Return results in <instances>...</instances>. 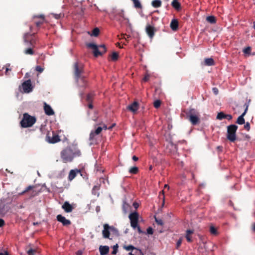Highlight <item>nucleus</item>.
Here are the masks:
<instances>
[{
	"instance_id": "nucleus-1",
	"label": "nucleus",
	"mask_w": 255,
	"mask_h": 255,
	"mask_svg": "<svg viewBox=\"0 0 255 255\" xmlns=\"http://www.w3.org/2000/svg\"><path fill=\"white\" fill-rule=\"evenodd\" d=\"M23 39L24 45L27 47L23 50V53L25 55H34L33 48L35 46L37 40L35 33H25L23 36Z\"/></svg>"
},
{
	"instance_id": "nucleus-2",
	"label": "nucleus",
	"mask_w": 255,
	"mask_h": 255,
	"mask_svg": "<svg viewBox=\"0 0 255 255\" xmlns=\"http://www.w3.org/2000/svg\"><path fill=\"white\" fill-rule=\"evenodd\" d=\"M81 155L80 150L76 148L68 147L61 151L60 156L64 163L71 162L73 158Z\"/></svg>"
},
{
	"instance_id": "nucleus-3",
	"label": "nucleus",
	"mask_w": 255,
	"mask_h": 255,
	"mask_svg": "<svg viewBox=\"0 0 255 255\" xmlns=\"http://www.w3.org/2000/svg\"><path fill=\"white\" fill-rule=\"evenodd\" d=\"M130 226L133 229H137L139 234L145 233L143 232L138 225L139 214L136 212L130 213L128 216Z\"/></svg>"
},
{
	"instance_id": "nucleus-4",
	"label": "nucleus",
	"mask_w": 255,
	"mask_h": 255,
	"mask_svg": "<svg viewBox=\"0 0 255 255\" xmlns=\"http://www.w3.org/2000/svg\"><path fill=\"white\" fill-rule=\"evenodd\" d=\"M86 45L87 47L91 48L93 50V53L95 57L102 55L107 51L106 46L104 44L98 46L95 43H87Z\"/></svg>"
},
{
	"instance_id": "nucleus-5",
	"label": "nucleus",
	"mask_w": 255,
	"mask_h": 255,
	"mask_svg": "<svg viewBox=\"0 0 255 255\" xmlns=\"http://www.w3.org/2000/svg\"><path fill=\"white\" fill-rule=\"evenodd\" d=\"M36 118L34 117L30 116L27 113L23 115V118L20 122V125L22 128H28L32 127L36 122Z\"/></svg>"
},
{
	"instance_id": "nucleus-6",
	"label": "nucleus",
	"mask_w": 255,
	"mask_h": 255,
	"mask_svg": "<svg viewBox=\"0 0 255 255\" xmlns=\"http://www.w3.org/2000/svg\"><path fill=\"white\" fill-rule=\"evenodd\" d=\"M238 128V127L236 125H231L227 127V138L230 142H234L236 140Z\"/></svg>"
},
{
	"instance_id": "nucleus-7",
	"label": "nucleus",
	"mask_w": 255,
	"mask_h": 255,
	"mask_svg": "<svg viewBox=\"0 0 255 255\" xmlns=\"http://www.w3.org/2000/svg\"><path fill=\"white\" fill-rule=\"evenodd\" d=\"M74 79L80 78L84 75V65L81 63L76 62L73 65Z\"/></svg>"
},
{
	"instance_id": "nucleus-8",
	"label": "nucleus",
	"mask_w": 255,
	"mask_h": 255,
	"mask_svg": "<svg viewBox=\"0 0 255 255\" xmlns=\"http://www.w3.org/2000/svg\"><path fill=\"white\" fill-rule=\"evenodd\" d=\"M46 141L50 143H55L60 141L59 136L53 131H48L46 136Z\"/></svg>"
},
{
	"instance_id": "nucleus-9",
	"label": "nucleus",
	"mask_w": 255,
	"mask_h": 255,
	"mask_svg": "<svg viewBox=\"0 0 255 255\" xmlns=\"http://www.w3.org/2000/svg\"><path fill=\"white\" fill-rule=\"evenodd\" d=\"M104 229L102 231L103 236L104 238H109L110 232L115 230V228L113 226H110L108 224H105L103 226Z\"/></svg>"
},
{
	"instance_id": "nucleus-10",
	"label": "nucleus",
	"mask_w": 255,
	"mask_h": 255,
	"mask_svg": "<svg viewBox=\"0 0 255 255\" xmlns=\"http://www.w3.org/2000/svg\"><path fill=\"white\" fill-rule=\"evenodd\" d=\"M250 102H251V100H249V102L248 103H246L245 104L244 107H246L245 111L240 116H239L237 120L236 121L237 124H238L239 125H243V124H245V121L244 118V117L246 115V114L247 112V111L248 110V107L249 106V103Z\"/></svg>"
},
{
	"instance_id": "nucleus-11",
	"label": "nucleus",
	"mask_w": 255,
	"mask_h": 255,
	"mask_svg": "<svg viewBox=\"0 0 255 255\" xmlns=\"http://www.w3.org/2000/svg\"><path fill=\"white\" fill-rule=\"evenodd\" d=\"M21 87L23 89V92L25 93H28L32 91V86L31 82L30 79L24 81L22 84Z\"/></svg>"
},
{
	"instance_id": "nucleus-12",
	"label": "nucleus",
	"mask_w": 255,
	"mask_h": 255,
	"mask_svg": "<svg viewBox=\"0 0 255 255\" xmlns=\"http://www.w3.org/2000/svg\"><path fill=\"white\" fill-rule=\"evenodd\" d=\"M97 125H98L96 124L94 126V127L96 128V129L95 130H92L90 133V140H94L95 139V136L100 134L102 131V128H101L100 126L96 128Z\"/></svg>"
},
{
	"instance_id": "nucleus-13",
	"label": "nucleus",
	"mask_w": 255,
	"mask_h": 255,
	"mask_svg": "<svg viewBox=\"0 0 255 255\" xmlns=\"http://www.w3.org/2000/svg\"><path fill=\"white\" fill-rule=\"evenodd\" d=\"M145 31L150 39H152L156 31V28L150 24H147L145 27Z\"/></svg>"
},
{
	"instance_id": "nucleus-14",
	"label": "nucleus",
	"mask_w": 255,
	"mask_h": 255,
	"mask_svg": "<svg viewBox=\"0 0 255 255\" xmlns=\"http://www.w3.org/2000/svg\"><path fill=\"white\" fill-rule=\"evenodd\" d=\"M115 18L117 20L119 21H121L122 19L124 20H126L128 21H129V19L125 17L124 11L123 10H120L117 11L115 13Z\"/></svg>"
},
{
	"instance_id": "nucleus-15",
	"label": "nucleus",
	"mask_w": 255,
	"mask_h": 255,
	"mask_svg": "<svg viewBox=\"0 0 255 255\" xmlns=\"http://www.w3.org/2000/svg\"><path fill=\"white\" fill-rule=\"evenodd\" d=\"M57 220L61 223L64 226H69L71 224L69 220L66 219V218L61 215H58L56 217Z\"/></svg>"
},
{
	"instance_id": "nucleus-16",
	"label": "nucleus",
	"mask_w": 255,
	"mask_h": 255,
	"mask_svg": "<svg viewBox=\"0 0 255 255\" xmlns=\"http://www.w3.org/2000/svg\"><path fill=\"white\" fill-rule=\"evenodd\" d=\"M75 80L79 87H85L87 85V80L84 75L81 76L80 78H75Z\"/></svg>"
},
{
	"instance_id": "nucleus-17",
	"label": "nucleus",
	"mask_w": 255,
	"mask_h": 255,
	"mask_svg": "<svg viewBox=\"0 0 255 255\" xmlns=\"http://www.w3.org/2000/svg\"><path fill=\"white\" fill-rule=\"evenodd\" d=\"M43 108L46 115L48 116H52L54 114V112L52 108L45 102L44 103Z\"/></svg>"
},
{
	"instance_id": "nucleus-18",
	"label": "nucleus",
	"mask_w": 255,
	"mask_h": 255,
	"mask_svg": "<svg viewBox=\"0 0 255 255\" xmlns=\"http://www.w3.org/2000/svg\"><path fill=\"white\" fill-rule=\"evenodd\" d=\"M217 119L219 120L226 119L230 121L233 119V117L231 115L225 114L223 112H221L218 114Z\"/></svg>"
},
{
	"instance_id": "nucleus-19",
	"label": "nucleus",
	"mask_w": 255,
	"mask_h": 255,
	"mask_svg": "<svg viewBox=\"0 0 255 255\" xmlns=\"http://www.w3.org/2000/svg\"><path fill=\"white\" fill-rule=\"evenodd\" d=\"M62 208L66 213H70L73 209L72 206L67 201H66L64 203L62 206Z\"/></svg>"
},
{
	"instance_id": "nucleus-20",
	"label": "nucleus",
	"mask_w": 255,
	"mask_h": 255,
	"mask_svg": "<svg viewBox=\"0 0 255 255\" xmlns=\"http://www.w3.org/2000/svg\"><path fill=\"white\" fill-rule=\"evenodd\" d=\"M33 18H39L40 20L39 21H35V23L36 26L37 27H39L44 22V15L43 14H39V15H35L33 16Z\"/></svg>"
},
{
	"instance_id": "nucleus-21",
	"label": "nucleus",
	"mask_w": 255,
	"mask_h": 255,
	"mask_svg": "<svg viewBox=\"0 0 255 255\" xmlns=\"http://www.w3.org/2000/svg\"><path fill=\"white\" fill-rule=\"evenodd\" d=\"M199 114L198 113L195 116H191L189 120L193 125H196L200 122Z\"/></svg>"
},
{
	"instance_id": "nucleus-22",
	"label": "nucleus",
	"mask_w": 255,
	"mask_h": 255,
	"mask_svg": "<svg viewBox=\"0 0 255 255\" xmlns=\"http://www.w3.org/2000/svg\"><path fill=\"white\" fill-rule=\"evenodd\" d=\"M26 252L28 255H35V254L38 252V251L36 248L34 249L32 248L31 247V244H29L26 248Z\"/></svg>"
},
{
	"instance_id": "nucleus-23",
	"label": "nucleus",
	"mask_w": 255,
	"mask_h": 255,
	"mask_svg": "<svg viewBox=\"0 0 255 255\" xmlns=\"http://www.w3.org/2000/svg\"><path fill=\"white\" fill-rule=\"evenodd\" d=\"M99 252L100 255H107L109 252V247L107 246H100Z\"/></svg>"
},
{
	"instance_id": "nucleus-24",
	"label": "nucleus",
	"mask_w": 255,
	"mask_h": 255,
	"mask_svg": "<svg viewBox=\"0 0 255 255\" xmlns=\"http://www.w3.org/2000/svg\"><path fill=\"white\" fill-rule=\"evenodd\" d=\"M128 108L129 111L134 113L138 109V103L137 102H134L132 104L129 105Z\"/></svg>"
},
{
	"instance_id": "nucleus-25",
	"label": "nucleus",
	"mask_w": 255,
	"mask_h": 255,
	"mask_svg": "<svg viewBox=\"0 0 255 255\" xmlns=\"http://www.w3.org/2000/svg\"><path fill=\"white\" fill-rule=\"evenodd\" d=\"M178 20L176 19H173L171 20L170 26L173 31H176L178 28Z\"/></svg>"
},
{
	"instance_id": "nucleus-26",
	"label": "nucleus",
	"mask_w": 255,
	"mask_h": 255,
	"mask_svg": "<svg viewBox=\"0 0 255 255\" xmlns=\"http://www.w3.org/2000/svg\"><path fill=\"white\" fill-rule=\"evenodd\" d=\"M199 113L195 109L190 108L186 112V116L189 119L191 116H195L197 114Z\"/></svg>"
},
{
	"instance_id": "nucleus-27",
	"label": "nucleus",
	"mask_w": 255,
	"mask_h": 255,
	"mask_svg": "<svg viewBox=\"0 0 255 255\" xmlns=\"http://www.w3.org/2000/svg\"><path fill=\"white\" fill-rule=\"evenodd\" d=\"M77 170L78 169H72L70 171L68 175V180L69 181H72L76 177L78 173V172L77 171Z\"/></svg>"
},
{
	"instance_id": "nucleus-28",
	"label": "nucleus",
	"mask_w": 255,
	"mask_h": 255,
	"mask_svg": "<svg viewBox=\"0 0 255 255\" xmlns=\"http://www.w3.org/2000/svg\"><path fill=\"white\" fill-rule=\"evenodd\" d=\"M194 233V231L193 230H187L186 232V236H185V238L187 241L189 243H191L192 242V238H191V235L192 234H193Z\"/></svg>"
},
{
	"instance_id": "nucleus-29",
	"label": "nucleus",
	"mask_w": 255,
	"mask_h": 255,
	"mask_svg": "<svg viewBox=\"0 0 255 255\" xmlns=\"http://www.w3.org/2000/svg\"><path fill=\"white\" fill-rule=\"evenodd\" d=\"M171 5L177 10L180 11L181 9V4L177 1L173 0Z\"/></svg>"
},
{
	"instance_id": "nucleus-30",
	"label": "nucleus",
	"mask_w": 255,
	"mask_h": 255,
	"mask_svg": "<svg viewBox=\"0 0 255 255\" xmlns=\"http://www.w3.org/2000/svg\"><path fill=\"white\" fill-rule=\"evenodd\" d=\"M205 65L206 66H213L215 65V62L213 58H206L204 60Z\"/></svg>"
},
{
	"instance_id": "nucleus-31",
	"label": "nucleus",
	"mask_w": 255,
	"mask_h": 255,
	"mask_svg": "<svg viewBox=\"0 0 255 255\" xmlns=\"http://www.w3.org/2000/svg\"><path fill=\"white\" fill-rule=\"evenodd\" d=\"M124 248L128 251H130V250H136V252H135V254H138V253H139V254H141V251L140 250H137L135 248H134L133 246L132 245H129V246H125L124 247Z\"/></svg>"
},
{
	"instance_id": "nucleus-32",
	"label": "nucleus",
	"mask_w": 255,
	"mask_h": 255,
	"mask_svg": "<svg viewBox=\"0 0 255 255\" xmlns=\"http://www.w3.org/2000/svg\"><path fill=\"white\" fill-rule=\"evenodd\" d=\"M152 6L155 8H158L161 6L160 0H153L151 2Z\"/></svg>"
},
{
	"instance_id": "nucleus-33",
	"label": "nucleus",
	"mask_w": 255,
	"mask_h": 255,
	"mask_svg": "<svg viewBox=\"0 0 255 255\" xmlns=\"http://www.w3.org/2000/svg\"><path fill=\"white\" fill-rule=\"evenodd\" d=\"M206 20L211 24H214L216 22V18L213 15L207 16L206 17Z\"/></svg>"
},
{
	"instance_id": "nucleus-34",
	"label": "nucleus",
	"mask_w": 255,
	"mask_h": 255,
	"mask_svg": "<svg viewBox=\"0 0 255 255\" xmlns=\"http://www.w3.org/2000/svg\"><path fill=\"white\" fill-rule=\"evenodd\" d=\"M119 54L116 52H113L111 55V60L114 61H116L118 59Z\"/></svg>"
},
{
	"instance_id": "nucleus-35",
	"label": "nucleus",
	"mask_w": 255,
	"mask_h": 255,
	"mask_svg": "<svg viewBox=\"0 0 255 255\" xmlns=\"http://www.w3.org/2000/svg\"><path fill=\"white\" fill-rule=\"evenodd\" d=\"M138 172V168L136 166L132 167L129 169V172L131 174H136Z\"/></svg>"
},
{
	"instance_id": "nucleus-36",
	"label": "nucleus",
	"mask_w": 255,
	"mask_h": 255,
	"mask_svg": "<svg viewBox=\"0 0 255 255\" xmlns=\"http://www.w3.org/2000/svg\"><path fill=\"white\" fill-rule=\"evenodd\" d=\"M94 97V94L90 93L87 95L86 101L87 102H92L93 99Z\"/></svg>"
},
{
	"instance_id": "nucleus-37",
	"label": "nucleus",
	"mask_w": 255,
	"mask_h": 255,
	"mask_svg": "<svg viewBox=\"0 0 255 255\" xmlns=\"http://www.w3.org/2000/svg\"><path fill=\"white\" fill-rule=\"evenodd\" d=\"M134 4V6L136 8H141L142 5L138 0H131Z\"/></svg>"
},
{
	"instance_id": "nucleus-38",
	"label": "nucleus",
	"mask_w": 255,
	"mask_h": 255,
	"mask_svg": "<svg viewBox=\"0 0 255 255\" xmlns=\"http://www.w3.org/2000/svg\"><path fill=\"white\" fill-rule=\"evenodd\" d=\"M210 232L211 234L214 235H217L218 234L217 229L212 225L210 227Z\"/></svg>"
},
{
	"instance_id": "nucleus-39",
	"label": "nucleus",
	"mask_w": 255,
	"mask_h": 255,
	"mask_svg": "<svg viewBox=\"0 0 255 255\" xmlns=\"http://www.w3.org/2000/svg\"><path fill=\"white\" fill-rule=\"evenodd\" d=\"M78 173H80V175L83 177V178H87L86 173L83 169H78Z\"/></svg>"
},
{
	"instance_id": "nucleus-40",
	"label": "nucleus",
	"mask_w": 255,
	"mask_h": 255,
	"mask_svg": "<svg viewBox=\"0 0 255 255\" xmlns=\"http://www.w3.org/2000/svg\"><path fill=\"white\" fill-rule=\"evenodd\" d=\"M100 32L99 29L97 27L95 28L92 31V35L95 36H97Z\"/></svg>"
},
{
	"instance_id": "nucleus-41",
	"label": "nucleus",
	"mask_w": 255,
	"mask_h": 255,
	"mask_svg": "<svg viewBox=\"0 0 255 255\" xmlns=\"http://www.w3.org/2000/svg\"><path fill=\"white\" fill-rule=\"evenodd\" d=\"M251 47L248 46L244 49L243 52L245 54L249 55L251 52Z\"/></svg>"
},
{
	"instance_id": "nucleus-42",
	"label": "nucleus",
	"mask_w": 255,
	"mask_h": 255,
	"mask_svg": "<svg viewBox=\"0 0 255 255\" xmlns=\"http://www.w3.org/2000/svg\"><path fill=\"white\" fill-rule=\"evenodd\" d=\"M160 105L161 101L160 100H156L153 103L154 107L156 109L158 108L160 106Z\"/></svg>"
},
{
	"instance_id": "nucleus-43",
	"label": "nucleus",
	"mask_w": 255,
	"mask_h": 255,
	"mask_svg": "<svg viewBox=\"0 0 255 255\" xmlns=\"http://www.w3.org/2000/svg\"><path fill=\"white\" fill-rule=\"evenodd\" d=\"M54 17L57 19H60L62 17L64 16V14L59 13V14H53Z\"/></svg>"
},
{
	"instance_id": "nucleus-44",
	"label": "nucleus",
	"mask_w": 255,
	"mask_h": 255,
	"mask_svg": "<svg viewBox=\"0 0 255 255\" xmlns=\"http://www.w3.org/2000/svg\"><path fill=\"white\" fill-rule=\"evenodd\" d=\"M99 125H100L101 128H102V130L105 129L106 130L108 129V128L107 127V125L105 124H104L103 122L100 123L98 124Z\"/></svg>"
},
{
	"instance_id": "nucleus-45",
	"label": "nucleus",
	"mask_w": 255,
	"mask_h": 255,
	"mask_svg": "<svg viewBox=\"0 0 255 255\" xmlns=\"http://www.w3.org/2000/svg\"><path fill=\"white\" fill-rule=\"evenodd\" d=\"M33 188V186H31V185L28 186V187L25 189V190H24L23 191H22V192L20 193V194H21V195L23 194L24 193H26V192H27V191H28L30 190L31 189H32Z\"/></svg>"
},
{
	"instance_id": "nucleus-46",
	"label": "nucleus",
	"mask_w": 255,
	"mask_h": 255,
	"mask_svg": "<svg viewBox=\"0 0 255 255\" xmlns=\"http://www.w3.org/2000/svg\"><path fill=\"white\" fill-rule=\"evenodd\" d=\"M118 248V246L117 244L113 247V251L112 252V255H116L117 253Z\"/></svg>"
},
{
	"instance_id": "nucleus-47",
	"label": "nucleus",
	"mask_w": 255,
	"mask_h": 255,
	"mask_svg": "<svg viewBox=\"0 0 255 255\" xmlns=\"http://www.w3.org/2000/svg\"><path fill=\"white\" fill-rule=\"evenodd\" d=\"M244 128L247 130L249 131L250 129V124L249 122H247L246 123L244 124Z\"/></svg>"
},
{
	"instance_id": "nucleus-48",
	"label": "nucleus",
	"mask_w": 255,
	"mask_h": 255,
	"mask_svg": "<svg viewBox=\"0 0 255 255\" xmlns=\"http://www.w3.org/2000/svg\"><path fill=\"white\" fill-rule=\"evenodd\" d=\"M155 222L159 225L162 226L163 225V221L160 219H157L155 218Z\"/></svg>"
},
{
	"instance_id": "nucleus-49",
	"label": "nucleus",
	"mask_w": 255,
	"mask_h": 255,
	"mask_svg": "<svg viewBox=\"0 0 255 255\" xmlns=\"http://www.w3.org/2000/svg\"><path fill=\"white\" fill-rule=\"evenodd\" d=\"M147 234L148 235H152L153 234V229L149 227L147 229Z\"/></svg>"
},
{
	"instance_id": "nucleus-50",
	"label": "nucleus",
	"mask_w": 255,
	"mask_h": 255,
	"mask_svg": "<svg viewBox=\"0 0 255 255\" xmlns=\"http://www.w3.org/2000/svg\"><path fill=\"white\" fill-rule=\"evenodd\" d=\"M9 67H10L9 64H7L6 66L5 71V74L6 75H9L8 71H11V69L9 68Z\"/></svg>"
},
{
	"instance_id": "nucleus-51",
	"label": "nucleus",
	"mask_w": 255,
	"mask_h": 255,
	"mask_svg": "<svg viewBox=\"0 0 255 255\" xmlns=\"http://www.w3.org/2000/svg\"><path fill=\"white\" fill-rule=\"evenodd\" d=\"M35 70L39 73H42L44 69L40 66H37L35 68Z\"/></svg>"
},
{
	"instance_id": "nucleus-52",
	"label": "nucleus",
	"mask_w": 255,
	"mask_h": 255,
	"mask_svg": "<svg viewBox=\"0 0 255 255\" xmlns=\"http://www.w3.org/2000/svg\"><path fill=\"white\" fill-rule=\"evenodd\" d=\"M213 92L214 94L216 95H218L219 93V90L216 87H214L212 89Z\"/></svg>"
},
{
	"instance_id": "nucleus-53",
	"label": "nucleus",
	"mask_w": 255,
	"mask_h": 255,
	"mask_svg": "<svg viewBox=\"0 0 255 255\" xmlns=\"http://www.w3.org/2000/svg\"><path fill=\"white\" fill-rule=\"evenodd\" d=\"M182 243V239H180L176 243V248L178 249Z\"/></svg>"
},
{
	"instance_id": "nucleus-54",
	"label": "nucleus",
	"mask_w": 255,
	"mask_h": 255,
	"mask_svg": "<svg viewBox=\"0 0 255 255\" xmlns=\"http://www.w3.org/2000/svg\"><path fill=\"white\" fill-rule=\"evenodd\" d=\"M149 75L147 74L143 78V80L144 81V82H147L148 81L149 79Z\"/></svg>"
},
{
	"instance_id": "nucleus-55",
	"label": "nucleus",
	"mask_w": 255,
	"mask_h": 255,
	"mask_svg": "<svg viewBox=\"0 0 255 255\" xmlns=\"http://www.w3.org/2000/svg\"><path fill=\"white\" fill-rule=\"evenodd\" d=\"M0 255H9L7 252L3 251L0 252Z\"/></svg>"
},
{
	"instance_id": "nucleus-56",
	"label": "nucleus",
	"mask_w": 255,
	"mask_h": 255,
	"mask_svg": "<svg viewBox=\"0 0 255 255\" xmlns=\"http://www.w3.org/2000/svg\"><path fill=\"white\" fill-rule=\"evenodd\" d=\"M4 225V221L3 219H0V228Z\"/></svg>"
},
{
	"instance_id": "nucleus-57",
	"label": "nucleus",
	"mask_w": 255,
	"mask_h": 255,
	"mask_svg": "<svg viewBox=\"0 0 255 255\" xmlns=\"http://www.w3.org/2000/svg\"><path fill=\"white\" fill-rule=\"evenodd\" d=\"M88 107L89 108L92 109L93 108V105L92 104V102H88Z\"/></svg>"
},
{
	"instance_id": "nucleus-58",
	"label": "nucleus",
	"mask_w": 255,
	"mask_h": 255,
	"mask_svg": "<svg viewBox=\"0 0 255 255\" xmlns=\"http://www.w3.org/2000/svg\"><path fill=\"white\" fill-rule=\"evenodd\" d=\"M252 230L253 232L255 233V223H253L252 226Z\"/></svg>"
},
{
	"instance_id": "nucleus-59",
	"label": "nucleus",
	"mask_w": 255,
	"mask_h": 255,
	"mask_svg": "<svg viewBox=\"0 0 255 255\" xmlns=\"http://www.w3.org/2000/svg\"><path fill=\"white\" fill-rule=\"evenodd\" d=\"M132 159L134 161H136L138 160V158L137 157H136V156L134 155V156H132Z\"/></svg>"
},
{
	"instance_id": "nucleus-60",
	"label": "nucleus",
	"mask_w": 255,
	"mask_h": 255,
	"mask_svg": "<svg viewBox=\"0 0 255 255\" xmlns=\"http://www.w3.org/2000/svg\"><path fill=\"white\" fill-rule=\"evenodd\" d=\"M82 254H83L82 251H80V250H79V251H78L76 252V255H82Z\"/></svg>"
},
{
	"instance_id": "nucleus-61",
	"label": "nucleus",
	"mask_w": 255,
	"mask_h": 255,
	"mask_svg": "<svg viewBox=\"0 0 255 255\" xmlns=\"http://www.w3.org/2000/svg\"><path fill=\"white\" fill-rule=\"evenodd\" d=\"M92 120L94 121H97L98 120V117L97 116H95L92 119Z\"/></svg>"
},
{
	"instance_id": "nucleus-62",
	"label": "nucleus",
	"mask_w": 255,
	"mask_h": 255,
	"mask_svg": "<svg viewBox=\"0 0 255 255\" xmlns=\"http://www.w3.org/2000/svg\"><path fill=\"white\" fill-rule=\"evenodd\" d=\"M115 125V124H113L111 127L108 128V129H111Z\"/></svg>"
},
{
	"instance_id": "nucleus-63",
	"label": "nucleus",
	"mask_w": 255,
	"mask_h": 255,
	"mask_svg": "<svg viewBox=\"0 0 255 255\" xmlns=\"http://www.w3.org/2000/svg\"><path fill=\"white\" fill-rule=\"evenodd\" d=\"M167 188L168 189H169V186L167 184H165L164 185V188Z\"/></svg>"
},
{
	"instance_id": "nucleus-64",
	"label": "nucleus",
	"mask_w": 255,
	"mask_h": 255,
	"mask_svg": "<svg viewBox=\"0 0 255 255\" xmlns=\"http://www.w3.org/2000/svg\"><path fill=\"white\" fill-rule=\"evenodd\" d=\"M129 37H130V36H129V35H127V37H125V39L126 40H127V38H128Z\"/></svg>"
}]
</instances>
